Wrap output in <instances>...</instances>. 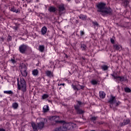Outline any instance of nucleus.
Returning <instances> with one entry per match:
<instances>
[{"instance_id": "obj_38", "label": "nucleus", "mask_w": 131, "mask_h": 131, "mask_svg": "<svg viewBox=\"0 0 131 131\" xmlns=\"http://www.w3.org/2000/svg\"><path fill=\"white\" fill-rule=\"evenodd\" d=\"M80 35L81 36H82L83 35H84V32L83 31H80Z\"/></svg>"}, {"instance_id": "obj_30", "label": "nucleus", "mask_w": 131, "mask_h": 131, "mask_svg": "<svg viewBox=\"0 0 131 131\" xmlns=\"http://www.w3.org/2000/svg\"><path fill=\"white\" fill-rule=\"evenodd\" d=\"M108 68H109V67H108V66H107L106 65H103L101 66V69L104 71H106V70H108Z\"/></svg>"}, {"instance_id": "obj_26", "label": "nucleus", "mask_w": 131, "mask_h": 131, "mask_svg": "<svg viewBox=\"0 0 131 131\" xmlns=\"http://www.w3.org/2000/svg\"><path fill=\"white\" fill-rule=\"evenodd\" d=\"M115 100V97L112 96L111 98L110 99L108 102L110 103V104H113V102H114V100Z\"/></svg>"}, {"instance_id": "obj_24", "label": "nucleus", "mask_w": 131, "mask_h": 131, "mask_svg": "<svg viewBox=\"0 0 131 131\" xmlns=\"http://www.w3.org/2000/svg\"><path fill=\"white\" fill-rule=\"evenodd\" d=\"M79 18L80 19H81V20H86V15L80 14V16H79Z\"/></svg>"}, {"instance_id": "obj_7", "label": "nucleus", "mask_w": 131, "mask_h": 131, "mask_svg": "<svg viewBox=\"0 0 131 131\" xmlns=\"http://www.w3.org/2000/svg\"><path fill=\"white\" fill-rule=\"evenodd\" d=\"M65 13V7L64 4H61L58 6V14L60 16Z\"/></svg>"}, {"instance_id": "obj_9", "label": "nucleus", "mask_w": 131, "mask_h": 131, "mask_svg": "<svg viewBox=\"0 0 131 131\" xmlns=\"http://www.w3.org/2000/svg\"><path fill=\"white\" fill-rule=\"evenodd\" d=\"M77 104L74 106L75 110H76V108H77V109H80V107H81V105H83V103H82L80 101H77Z\"/></svg>"}, {"instance_id": "obj_18", "label": "nucleus", "mask_w": 131, "mask_h": 131, "mask_svg": "<svg viewBox=\"0 0 131 131\" xmlns=\"http://www.w3.org/2000/svg\"><path fill=\"white\" fill-rule=\"evenodd\" d=\"M46 74L48 77H52V76H53V72L51 71H47L46 72Z\"/></svg>"}, {"instance_id": "obj_2", "label": "nucleus", "mask_w": 131, "mask_h": 131, "mask_svg": "<svg viewBox=\"0 0 131 131\" xmlns=\"http://www.w3.org/2000/svg\"><path fill=\"white\" fill-rule=\"evenodd\" d=\"M17 89L20 91H22L24 93L26 92V81L23 78L20 79V81L19 79H17Z\"/></svg>"}, {"instance_id": "obj_43", "label": "nucleus", "mask_w": 131, "mask_h": 131, "mask_svg": "<svg viewBox=\"0 0 131 131\" xmlns=\"http://www.w3.org/2000/svg\"><path fill=\"white\" fill-rule=\"evenodd\" d=\"M0 131H6V129H5L3 128H0Z\"/></svg>"}, {"instance_id": "obj_37", "label": "nucleus", "mask_w": 131, "mask_h": 131, "mask_svg": "<svg viewBox=\"0 0 131 131\" xmlns=\"http://www.w3.org/2000/svg\"><path fill=\"white\" fill-rule=\"evenodd\" d=\"M92 23L95 26H99V24L97 21H93Z\"/></svg>"}, {"instance_id": "obj_47", "label": "nucleus", "mask_w": 131, "mask_h": 131, "mask_svg": "<svg viewBox=\"0 0 131 131\" xmlns=\"http://www.w3.org/2000/svg\"><path fill=\"white\" fill-rule=\"evenodd\" d=\"M80 86H82V85H80L79 84L77 86V88H80Z\"/></svg>"}, {"instance_id": "obj_27", "label": "nucleus", "mask_w": 131, "mask_h": 131, "mask_svg": "<svg viewBox=\"0 0 131 131\" xmlns=\"http://www.w3.org/2000/svg\"><path fill=\"white\" fill-rule=\"evenodd\" d=\"M4 93L7 94V95H13V91H12L11 90L4 91Z\"/></svg>"}, {"instance_id": "obj_5", "label": "nucleus", "mask_w": 131, "mask_h": 131, "mask_svg": "<svg viewBox=\"0 0 131 131\" xmlns=\"http://www.w3.org/2000/svg\"><path fill=\"white\" fill-rule=\"evenodd\" d=\"M97 12H99L100 13H102L105 8H106V3H100L97 5Z\"/></svg>"}, {"instance_id": "obj_39", "label": "nucleus", "mask_w": 131, "mask_h": 131, "mask_svg": "<svg viewBox=\"0 0 131 131\" xmlns=\"http://www.w3.org/2000/svg\"><path fill=\"white\" fill-rule=\"evenodd\" d=\"M53 119H56L57 118V119H59L60 118V117H59V116H54L53 117H52Z\"/></svg>"}, {"instance_id": "obj_22", "label": "nucleus", "mask_w": 131, "mask_h": 131, "mask_svg": "<svg viewBox=\"0 0 131 131\" xmlns=\"http://www.w3.org/2000/svg\"><path fill=\"white\" fill-rule=\"evenodd\" d=\"M49 95L47 94H44L41 96V100H46V99H48L49 98Z\"/></svg>"}, {"instance_id": "obj_34", "label": "nucleus", "mask_w": 131, "mask_h": 131, "mask_svg": "<svg viewBox=\"0 0 131 131\" xmlns=\"http://www.w3.org/2000/svg\"><path fill=\"white\" fill-rule=\"evenodd\" d=\"M97 119H98V117L93 116L90 118V120H91V121H95V120H97Z\"/></svg>"}, {"instance_id": "obj_12", "label": "nucleus", "mask_w": 131, "mask_h": 131, "mask_svg": "<svg viewBox=\"0 0 131 131\" xmlns=\"http://www.w3.org/2000/svg\"><path fill=\"white\" fill-rule=\"evenodd\" d=\"M72 86L73 89L74 90V91H79V90H82V89L84 88V86H80V88H79V87L77 88V86L74 85V84H72Z\"/></svg>"}, {"instance_id": "obj_44", "label": "nucleus", "mask_w": 131, "mask_h": 131, "mask_svg": "<svg viewBox=\"0 0 131 131\" xmlns=\"http://www.w3.org/2000/svg\"><path fill=\"white\" fill-rule=\"evenodd\" d=\"M111 41L112 43H114V39H111Z\"/></svg>"}, {"instance_id": "obj_29", "label": "nucleus", "mask_w": 131, "mask_h": 131, "mask_svg": "<svg viewBox=\"0 0 131 131\" xmlns=\"http://www.w3.org/2000/svg\"><path fill=\"white\" fill-rule=\"evenodd\" d=\"M18 103H17V102H15L12 103V107L13 108V109H17V108H18Z\"/></svg>"}, {"instance_id": "obj_4", "label": "nucleus", "mask_w": 131, "mask_h": 131, "mask_svg": "<svg viewBox=\"0 0 131 131\" xmlns=\"http://www.w3.org/2000/svg\"><path fill=\"white\" fill-rule=\"evenodd\" d=\"M113 14V11L110 7H105L102 12H101L102 16L106 17V16H111Z\"/></svg>"}, {"instance_id": "obj_42", "label": "nucleus", "mask_w": 131, "mask_h": 131, "mask_svg": "<svg viewBox=\"0 0 131 131\" xmlns=\"http://www.w3.org/2000/svg\"><path fill=\"white\" fill-rule=\"evenodd\" d=\"M120 104V102L118 101L116 103V106H118V105H119Z\"/></svg>"}, {"instance_id": "obj_28", "label": "nucleus", "mask_w": 131, "mask_h": 131, "mask_svg": "<svg viewBox=\"0 0 131 131\" xmlns=\"http://www.w3.org/2000/svg\"><path fill=\"white\" fill-rule=\"evenodd\" d=\"M55 131H66V130L64 129V128L63 127V126L62 127L61 126V127L55 128Z\"/></svg>"}, {"instance_id": "obj_10", "label": "nucleus", "mask_w": 131, "mask_h": 131, "mask_svg": "<svg viewBox=\"0 0 131 131\" xmlns=\"http://www.w3.org/2000/svg\"><path fill=\"white\" fill-rule=\"evenodd\" d=\"M130 122V120L129 119L124 120L123 123H120V125L121 126H123L124 125H126L128 124Z\"/></svg>"}, {"instance_id": "obj_19", "label": "nucleus", "mask_w": 131, "mask_h": 131, "mask_svg": "<svg viewBox=\"0 0 131 131\" xmlns=\"http://www.w3.org/2000/svg\"><path fill=\"white\" fill-rule=\"evenodd\" d=\"M50 110V108H49V105H44L43 107V112L44 113H46L48 112Z\"/></svg>"}, {"instance_id": "obj_48", "label": "nucleus", "mask_w": 131, "mask_h": 131, "mask_svg": "<svg viewBox=\"0 0 131 131\" xmlns=\"http://www.w3.org/2000/svg\"><path fill=\"white\" fill-rule=\"evenodd\" d=\"M65 55H66L65 56L66 58H68V56L67 55V54H65Z\"/></svg>"}, {"instance_id": "obj_16", "label": "nucleus", "mask_w": 131, "mask_h": 131, "mask_svg": "<svg viewBox=\"0 0 131 131\" xmlns=\"http://www.w3.org/2000/svg\"><path fill=\"white\" fill-rule=\"evenodd\" d=\"M75 110L77 114H83V113H84V111L81 108H77V107H76Z\"/></svg>"}, {"instance_id": "obj_3", "label": "nucleus", "mask_w": 131, "mask_h": 131, "mask_svg": "<svg viewBox=\"0 0 131 131\" xmlns=\"http://www.w3.org/2000/svg\"><path fill=\"white\" fill-rule=\"evenodd\" d=\"M55 121L56 123H63L62 127L65 131L73 128V123H66L64 121L55 120Z\"/></svg>"}, {"instance_id": "obj_51", "label": "nucleus", "mask_w": 131, "mask_h": 131, "mask_svg": "<svg viewBox=\"0 0 131 131\" xmlns=\"http://www.w3.org/2000/svg\"><path fill=\"white\" fill-rule=\"evenodd\" d=\"M23 1V2H24V0H22Z\"/></svg>"}, {"instance_id": "obj_8", "label": "nucleus", "mask_w": 131, "mask_h": 131, "mask_svg": "<svg viewBox=\"0 0 131 131\" xmlns=\"http://www.w3.org/2000/svg\"><path fill=\"white\" fill-rule=\"evenodd\" d=\"M113 78H115V79H117V80H119V81H125V78H124V77L123 76H119L116 75V74L114 73L112 75Z\"/></svg>"}, {"instance_id": "obj_25", "label": "nucleus", "mask_w": 131, "mask_h": 131, "mask_svg": "<svg viewBox=\"0 0 131 131\" xmlns=\"http://www.w3.org/2000/svg\"><path fill=\"white\" fill-rule=\"evenodd\" d=\"M45 50V46L43 45H40L39 46V51L42 53Z\"/></svg>"}, {"instance_id": "obj_13", "label": "nucleus", "mask_w": 131, "mask_h": 131, "mask_svg": "<svg viewBox=\"0 0 131 131\" xmlns=\"http://www.w3.org/2000/svg\"><path fill=\"white\" fill-rule=\"evenodd\" d=\"M19 69H20V71L27 70V67H26V64L22 63L19 67Z\"/></svg>"}, {"instance_id": "obj_6", "label": "nucleus", "mask_w": 131, "mask_h": 131, "mask_svg": "<svg viewBox=\"0 0 131 131\" xmlns=\"http://www.w3.org/2000/svg\"><path fill=\"white\" fill-rule=\"evenodd\" d=\"M28 49H29V47H28V46L23 44L19 46V51L21 54H25V53H26V51H27Z\"/></svg>"}, {"instance_id": "obj_50", "label": "nucleus", "mask_w": 131, "mask_h": 131, "mask_svg": "<svg viewBox=\"0 0 131 131\" xmlns=\"http://www.w3.org/2000/svg\"><path fill=\"white\" fill-rule=\"evenodd\" d=\"M68 1V2H70V1H71V0H67Z\"/></svg>"}, {"instance_id": "obj_40", "label": "nucleus", "mask_w": 131, "mask_h": 131, "mask_svg": "<svg viewBox=\"0 0 131 131\" xmlns=\"http://www.w3.org/2000/svg\"><path fill=\"white\" fill-rule=\"evenodd\" d=\"M8 41H11L12 40V37H9L7 39Z\"/></svg>"}, {"instance_id": "obj_21", "label": "nucleus", "mask_w": 131, "mask_h": 131, "mask_svg": "<svg viewBox=\"0 0 131 131\" xmlns=\"http://www.w3.org/2000/svg\"><path fill=\"white\" fill-rule=\"evenodd\" d=\"M32 74L34 76H37L38 74V70L37 69H35L32 71Z\"/></svg>"}, {"instance_id": "obj_41", "label": "nucleus", "mask_w": 131, "mask_h": 131, "mask_svg": "<svg viewBox=\"0 0 131 131\" xmlns=\"http://www.w3.org/2000/svg\"><path fill=\"white\" fill-rule=\"evenodd\" d=\"M13 29L14 30H18V27L17 26L16 27H13Z\"/></svg>"}, {"instance_id": "obj_35", "label": "nucleus", "mask_w": 131, "mask_h": 131, "mask_svg": "<svg viewBox=\"0 0 131 131\" xmlns=\"http://www.w3.org/2000/svg\"><path fill=\"white\" fill-rule=\"evenodd\" d=\"M125 93H130L131 90L129 88H126L124 89Z\"/></svg>"}, {"instance_id": "obj_49", "label": "nucleus", "mask_w": 131, "mask_h": 131, "mask_svg": "<svg viewBox=\"0 0 131 131\" xmlns=\"http://www.w3.org/2000/svg\"><path fill=\"white\" fill-rule=\"evenodd\" d=\"M82 59L83 60H85V58H84V57H82Z\"/></svg>"}, {"instance_id": "obj_45", "label": "nucleus", "mask_w": 131, "mask_h": 131, "mask_svg": "<svg viewBox=\"0 0 131 131\" xmlns=\"http://www.w3.org/2000/svg\"><path fill=\"white\" fill-rule=\"evenodd\" d=\"M104 122H99V124H103Z\"/></svg>"}, {"instance_id": "obj_36", "label": "nucleus", "mask_w": 131, "mask_h": 131, "mask_svg": "<svg viewBox=\"0 0 131 131\" xmlns=\"http://www.w3.org/2000/svg\"><path fill=\"white\" fill-rule=\"evenodd\" d=\"M10 62L11 63H12V64H16V60L15 59H11L10 60Z\"/></svg>"}, {"instance_id": "obj_46", "label": "nucleus", "mask_w": 131, "mask_h": 131, "mask_svg": "<svg viewBox=\"0 0 131 131\" xmlns=\"http://www.w3.org/2000/svg\"><path fill=\"white\" fill-rule=\"evenodd\" d=\"M58 85H65L64 83H60V84H58Z\"/></svg>"}, {"instance_id": "obj_32", "label": "nucleus", "mask_w": 131, "mask_h": 131, "mask_svg": "<svg viewBox=\"0 0 131 131\" xmlns=\"http://www.w3.org/2000/svg\"><path fill=\"white\" fill-rule=\"evenodd\" d=\"M91 83H92L93 85H95L98 84V81H97L96 80H92L91 81Z\"/></svg>"}, {"instance_id": "obj_23", "label": "nucleus", "mask_w": 131, "mask_h": 131, "mask_svg": "<svg viewBox=\"0 0 131 131\" xmlns=\"http://www.w3.org/2000/svg\"><path fill=\"white\" fill-rule=\"evenodd\" d=\"M81 49H82V51H86V49L88 47H86V45L84 44H81Z\"/></svg>"}, {"instance_id": "obj_17", "label": "nucleus", "mask_w": 131, "mask_h": 131, "mask_svg": "<svg viewBox=\"0 0 131 131\" xmlns=\"http://www.w3.org/2000/svg\"><path fill=\"white\" fill-rule=\"evenodd\" d=\"M99 97L101 99H104L106 97V94L103 91L99 92Z\"/></svg>"}, {"instance_id": "obj_14", "label": "nucleus", "mask_w": 131, "mask_h": 131, "mask_svg": "<svg viewBox=\"0 0 131 131\" xmlns=\"http://www.w3.org/2000/svg\"><path fill=\"white\" fill-rule=\"evenodd\" d=\"M113 47H114V49L115 50H116L117 51L121 50V49H122L121 46H120L119 45L115 44V45H114Z\"/></svg>"}, {"instance_id": "obj_31", "label": "nucleus", "mask_w": 131, "mask_h": 131, "mask_svg": "<svg viewBox=\"0 0 131 131\" xmlns=\"http://www.w3.org/2000/svg\"><path fill=\"white\" fill-rule=\"evenodd\" d=\"M10 11H11V12H13V13H18V12H19V11H18V9H16V8L13 7L11 8L10 9Z\"/></svg>"}, {"instance_id": "obj_11", "label": "nucleus", "mask_w": 131, "mask_h": 131, "mask_svg": "<svg viewBox=\"0 0 131 131\" xmlns=\"http://www.w3.org/2000/svg\"><path fill=\"white\" fill-rule=\"evenodd\" d=\"M47 31H48V29L47 28V27L46 26L43 27L41 29V33L42 35H45V34L47 33Z\"/></svg>"}, {"instance_id": "obj_20", "label": "nucleus", "mask_w": 131, "mask_h": 131, "mask_svg": "<svg viewBox=\"0 0 131 131\" xmlns=\"http://www.w3.org/2000/svg\"><path fill=\"white\" fill-rule=\"evenodd\" d=\"M20 72L21 73V75L24 77H26V76H27V74H28L27 70L20 71Z\"/></svg>"}, {"instance_id": "obj_33", "label": "nucleus", "mask_w": 131, "mask_h": 131, "mask_svg": "<svg viewBox=\"0 0 131 131\" xmlns=\"http://www.w3.org/2000/svg\"><path fill=\"white\" fill-rule=\"evenodd\" d=\"M129 3V2H128V1L127 0H125L123 2V5L124 7H127V5H128V4Z\"/></svg>"}, {"instance_id": "obj_1", "label": "nucleus", "mask_w": 131, "mask_h": 131, "mask_svg": "<svg viewBox=\"0 0 131 131\" xmlns=\"http://www.w3.org/2000/svg\"><path fill=\"white\" fill-rule=\"evenodd\" d=\"M47 121L48 120H47V119L42 118H41V121L39 123H37V124L34 123H32L31 126L32 127L33 131H38L37 129H38V128L40 129L43 128V126H45V123H46V122H47Z\"/></svg>"}, {"instance_id": "obj_15", "label": "nucleus", "mask_w": 131, "mask_h": 131, "mask_svg": "<svg viewBox=\"0 0 131 131\" xmlns=\"http://www.w3.org/2000/svg\"><path fill=\"white\" fill-rule=\"evenodd\" d=\"M48 11H49L50 13H55V12H56V8H55L54 7L50 6L48 8Z\"/></svg>"}]
</instances>
